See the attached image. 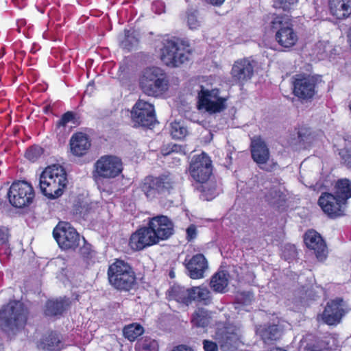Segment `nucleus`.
Returning a JSON list of instances; mask_svg holds the SVG:
<instances>
[{
  "label": "nucleus",
  "instance_id": "obj_18",
  "mask_svg": "<svg viewBox=\"0 0 351 351\" xmlns=\"http://www.w3.org/2000/svg\"><path fill=\"white\" fill-rule=\"evenodd\" d=\"M318 204L323 211L330 217H336L344 215V207L346 204L336 196L331 193H323L318 199Z\"/></svg>",
  "mask_w": 351,
  "mask_h": 351
},
{
  "label": "nucleus",
  "instance_id": "obj_16",
  "mask_svg": "<svg viewBox=\"0 0 351 351\" xmlns=\"http://www.w3.org/2000/svg\"><path fill=\"white\" fill-rule=\"evenodd\" d=\"M346 313L344 301L337 298L327 302L321 317L325 324L333 326L339 324Z\"/></svg>",
  "mask_w": 351,
  "mask_h": 351
},
{
  "label": "nucleus",
  "instance_id": "obj_38",
  "mask_svg": "<svg viewBox=\"0 0 351 351\" xmlns=\"http://www.w3.org/2000/svg\"><path fill=\"white\" fill-rule=\"evenodd\" d=\"M172 179L169 174L162 175L156 179L155 191H157L158 193L169 192V189L172 188Z\"/></svg>",
  "mask_w": 351,
  "mask_h": 351
},
{
  "label": "nucleus",
  "instance_id": "obj_10",
  "mask_svg": "<svg viewBox=\"0 0 351 351\" xmlns=\"http://www.w3.org/2000/svg\"><path fill=\"white\" fill-rule=\"evenodd\" d=\"M53 236L64 250L75 249L80 243V234L69 223H59L53 230Z\"/></svg>",
  "mask_w": 351,
  "mask_h": 351
},
{
  "label": "nucleus",
  "instance_id": "obj_51",
  "mask_svg": "<svg viewBox=\"0 0 351 351\" xmlns=\"http://www.w3.org/2000/svg\"><path fill=\"white\" fill-rule=\"evenodd\" d=\"M306 351H331L328 348H319L317 346L307 345L305 348Z\"/></svg>",
  "mask_w": 351,
  "mask_h": 351
},
{
  "label": "nucleus",
  "instance_id": "obj_5",
  "mask_svg": "<svg viewBox=\"0 0 351 351\" xmlns=\"http://www.w3.org/2000/svg\"><path fill=\"white\" fill-rule=\"evenodd\" d=\"M186 41L179 38L166 40L161 49V60L168 66L178 67L189 60L190 50Z\"/></svg>",
  "mask_w": 351,
  "mask_h": 351
},
{
  "label": "nucleus",
  "instance_id": "obj_46",
  "mask_svg": "<svg viewBox=\"0 0 351 351\" xmlns=\"http://www.w3.org/2000/svg\"><path fill=\"white\" fill-rule=\"evenodd\" d=\"M298 0H274V6L286 10L291 5L294 4Z\"/></svg>",
  "mask_w": 351,
  "mask_h": 351
},
{
  "label": "nucleus",
  "instance_id": "obj_60",
  "mask_svg": "<svg viewBox=\"0 0 351 351\" xmlns=\"http://www.w3.org/2000/svg\"><path fill=\"white\" fill-rule=\"evenodd\" d=\"M271 351H286V350L279 348H276L272 349Z\"/></svg>",
  "mask_w": 351,
  "mask_h": 351
},
{
  "label": "nucleus",
  "instance_id": "obj_31",
  "mask_svg": "<svg viewBox=\"0 0 351 351\" xmlns=\"http://www.w3.org/2000/svg\"><path fill=\"white\" fill-rule=\"evenodd\" d=\"M263 341L267 344L278 339L282 334V330L278 325H269L260 330Z\"/></svg>",
  "mask_w": 351,
  "mask_h": 351
},
{
  "label": "nucleus",
  "instance_id": "obj_43",
  "mask_svg": "<svg viewBox=\"0 0 351 351\" xmlns=\"http://www.w3.org/2000/svg\"><path fill=\"white\" fill-rule=\"evenodd\" d=\"M298 252L294 245L287 244L284 247L282 251V256L285 260L291 261L296 258Z\"/></svg>",
  "mask_w": 351,
  "mask_h": 351
},
{
  "label": "nucleus",
  "instance_id": "obj_7",
  "mask_svg": "<svg viewBox=\"0 0 351 351\" xmlns=\"http://www.w3.org/2000/svg\"><path fill=\"white\" fill-rule=\"evenodd\" d=\"M169 300L189 305L192 301L204 302L207 304L210 300V293L205 287H193L185 288L179 285H174L167 291Z\"/></svg>",
  "mask_w": 351,
  "mask_h": 351
},
{
  "label": "nucleus",
  "instance_id": "obj_57",
  "mask_svg": "<svg viewBox=\"0 0 351 351\" xmlns=\"http://www.w3.org/2000/svg\"><path fill=\"white\" fill-rule=\"evenodd\" d=\"M348 43L350 44V47L351 49V27L350 28L348 34Z\"/></svg>",
  "mask_w": 351,
  "mask_h": 351
},
{
  "label": "nucleus",
  "instance_id": "obj_54",
  "mask_svg": "<svg viewBox=\"0 0 351 351\" xmlns=\"http://www.w3.org/2000/svg\"><path fill=\"white\" fill-rule=\"evenodd\" d=\"M173 351H193L191 348L185 346H179L173 350Z\"/></svg>",
  "mask_w": 351,
  "mask_h": 351
},
{
  "label": "nucleus",
  "instance_id": "obj_8",
  "mask_svg": "<svg viewBox=\"0 0 351 351\" xmlns=\"http://www.w3.org/2000/svg\"><path fill=\"white\" fill-rule=\"evenodd\" d=\"M139 72L138 85L148 96H154V56L149 52L140 51L136 54Z\"/></svg>",
  "mask_w": 351,
  "mask_h": 351
},
{
  "label": "nucleus",
  "instance_id": "obj_45",
  "mask_svg": "<svg viewBox=\"0 0 351 351\" xmlns=\"http://www.w3.org/2000/svg\"><path fill=\"white\" fill-rule=\"evenodd\" d=\"M303 163H302L300 166V180L302 183H303L306 186H312L313 185V180H312V176H308L306 175V171L302 169Z\"/></svg>",
  "mask_w": 351,
  "mask_h": 351
},
{
  "label": "nucleus",
  "instance_id": "obj_34",
  "mask_svg": "<svg viewBox=\"0 0 351 351\" xmlns=\"http://www.w3.org/2000/svg\"><path fill=\"white\" fill-rule=\"evenodd\" d=\"M210 287L216 292H223L228 286L227 274L224 271L216 273L211 278Z\"/></svg>",
  "mask_w": 351,
  "mask_h": 351
},
{
  "label": "nucleus",
  "instance_id": "obj_25",
  "mask_svg": "<svg viewBox=\"0 0 351 351\" xmlns=\"http://www.w3.org/2000/svg\"><path fill=\"white\" fill-rule=\"evenodd\" d=\"M264 192V198L271 206L280 208L287 199L284 189L280 185L267 186Z\"/></svg>",
  "mask_w": 351,
  "mask_h": 351
},
{
  "label": "nucleus",
  "instance_id": "obj_56",
  "mask_svg": "<svg viewBox=\"0 0 351 351\" xmlns=\"http://www.w3.org/2000/svg\"><path fill=\"white\" fill-rule=\"evenodd\" d=\"M80 252H81V254L84 257V258H90L92 257V255H91V252L90 251H88V252H85V250L84 249H81L80 250Z\"/></svg>",
  "mask_w": 351,
  "mask_h": 351
},
{
  "label": "nucleus",
  "instance_id": "obj_61",
  "mask_svg": "<svg viewBox=\"0 0 351 351\" xmlns=\"http://www.w3.org/2000/svg\"><path fill=\"white\" fill-rule=\"evenodd\" d=\"M3 344L0 342V351H3Z\"/></svg>",
  "mask_w": 351,
  "mask_h": 351
},
{
  "label": "nucleus",
  "instance_id": "obj_29",
  "mask_svg": "<svg viewBox=\"0 0 351 351\" xmlns=\"http://www.w3.org/2000/svg\"><path fill=\"white\" fill-rule=\"evenodd\" d=\"M155 97L162 95L169 89V80L166 73L155 68Z\"/></svg>",
  "mask_w": 351,
  "mask_h": 351
},
{
  "label": "nucleus",
  "instance_id": "obj_11",
  "mask_svg": "<svg viewBox=\"0 0 351 351\" xmlns=\"http://www.w3.org/2000/svg\"><path fill=\"white\" fill-rule=\"evenodd\" d=\"M154 217L149 218L148 226L138 228L130 237L128 246L133 252L143 250L154 245Z\"/></svg>",
  "mask_w": 351,
  "mask_h": 351
},
{
  "label": "nucleus",
  "instance_id": "obj_13",
  "mask_svg": "<svg viewBox=\"0 0 351 351\" xmlns=\"http://www.w3.org/2000/svg\"><path fill=\"white\" fill-rule=\"evenodd\" d=\"M240 330L232 326L218 328L215 339L223 351H234L238 347L241 338Z\"/></svg>",
  "mask_w": 351,
  "mask_h": 351
},
{
  "label": "nucleus",
  "instance_id": "obj_23",
  "mask_svg": "<svg viewBox=\"0 0 351 351\" xmlns=\"http://www.w3.org/2000/svg\"><path fill=\"white\" fill-rule=\"evenodd\" d=\"M185 266L190 278L199 279L204 278V274L208 269V262L203 254H197L186 262Z\"/></svg>",
  "mask_w": 351,
  "mask_h": 351
},
{
  "label": "nucleus",
  "instance_id": "obj_27",
  "mask_svg": "<svg viewBox=\"0 0 351 351\" xmlns=\"http://www.w3.org/2000/svg\"><path fill=\"white\" fill-rule=\"evenodd\" d=\"M70 304L71 302L68 298L49 300L45 304V315L47 317H60Z\"/></svg>",
  "mask_w": 351,
  "mask_h": 351
},
{
  "label": "nucleus",
  "instance_id": "obj_1",
  "mask_svg": "<svg viewBox=\"0 0 351 351\" xmlns=\"http://www.w3.org/2000/svg\"><path fill=\"white\" fill-rule=\"evenodd\" d=\"M67 184V173L63 167L58 165L47 167L39 178L40 192L49 199L61 197Z\"/></svg>",
  "mask_w": 351,
  "mask_h": 351
},
{
  "label": "nucleus",
  "instance_id": "obj_35",
  "mask_svg": "<svg viewBox=\"0 0 351 351\" xmlns=\"http://www.w3.org/2000/svg\"><path fill=\"white\" fill-rule=\"evenodd\" d=\"M191 322L196 327L205 328L210 322V316L208 311L203 308L197 309L193 315Z\"/></svg>",
  "mask_w": 351,
  "mask_h": 351
},
{
  "label": "nucleus",
  "instance_id": "obj_44",
  "mask_svg": "<svg viewBox=\"0 0 351 351\" xmlns=\"http://www.w3.org/2000/svg\"><path fill=\"white\" fill-rule=\"evenodd\" d=\"M187 24L190 29H197L199 25L200 22L197 19V13L196 11L189 12L187 13Z\"/></svg>",
  "mask_w": 351,
  "mask_h": 351
},
{
  "label": "nucleus",
  "instance_id": "obj_4",
  "mask_svg": "<svg viewBox=\"0 0 351 351\" xmlns=\"http://www.w3.org/2000/svg\"><path fill=\"white\" fill-rule=\"evenodd\" d=\"M267 23L269 27L276 32L275 38L280 46L290 48L295 45L298 37L293 29V25L289 16L269 14L267 16Z\"/></svg>",
  "mask_w": 351,
  "mask_h": 351
},
{
  "label": "nucleus",
  "instance_id": "obj_50",
  "mask_svg": "<svg viewBox=\"0 0 351 351\" xmlns=\"http://www.w3.org/2000/svg\"><path fill=\"white\" fill-rule=\"evenodd\" d=\"M9 234L7 230L0 229V243L5 244L8 242Z\"/></svg>",
  "mask_w": 351,
  "mask_h": 351
},
{
  "label": "nucleus",
  "instance_id": "obj_6",
  "mask_svg": "<svg viewBox=\"0 0 351 351\" xmlns=\"http://www.w3.org/2000/svg\"><path fill=\"white\" fill-rule=\"evenodd\" d=\"M123 169L120 158L114 155H104L94 163L93 178L95 181L114 179L122 173Z\"/></svg>",
  "mask_w": 351,
  "mask_h": 351
},
{
  "label": "nucleus",
  "instance_id": "obj_28",
  "mask_svg": "<svg viewBox=\"0 0 351 351\" xmlns=\"http://www.w3.org/2000/svg\"><path fill=\"white\" fill-rule=\"evenodd\" d=\"M330 13L338 19H342L351 14V0L337 1L329 0Z\"/></svg>",
  "mask_w": 351,
  "mask_h": 351
},
{
  "label": "nucleus",
  "instance_id": "obj_2",
  "mask_svg": "<svg viewBox=\"0 0 351 351\" xmlns=\"http://www.w3.org/2000/svg\"><path fill=\"white\" fill-rule=\"evenodd\" d=\"M110 285L119 291L128 292L136 285V276L132 267L121 259H116L107 271Z\"/></svg>",
  "mask_w": 351,
  "mask_h": 351
},
{
  "label": "nucleus",
  "instance_id": "obj_39",
  "mask_svg": "<svg viewBox=\"0 0 351 351\" xmlns=\"http://www.w3.org/2000/svg\"><path fill=\"white\" fill-rule=\"evenodd\" d=\"M43 153V147L38 145H34L27 149L25 156L30 162H34L40 158Z\"/></svg>",
  "mask_w": 351,
  "mask_h": 351
},
{
  "label": "nucleus",
  "instance_id": "obj_62",
  "mask_svg": "<svg viewBox=\"0 0 351 351\" xmlns=\"http://www.w3.org/2000/svg\"><path fill=\"white\" fill-rule=\"evenodd\" d=\"M349 108H350V111H351V103H350V105H349Z\"/></svg>",
  "mask_w": 351,
  "mask_h": 351
},
{
  "label": "nucleus",
  "instance_id": "obj_49",
  "mask_svg": "<svg viewBox=\"0 0 351 351\" xmlns=\"http://www.w3.org/2000/svg\"><path fill=\"white\" fill-rule=\"evenodd\" d=\"M197 235V230L194 225H191L186 229V239L189 241L194 239Z\"/></svg>",
  "mask_w": 351,
  "mask_h": 351
},
{
  "label": "nucleus",
  "instance_id": "obj_26",
  "mask_svg": "<svg viewBox=\"0 0 351 351\" xmlns=\"http://www.w3.org/2000/svg\"><path fill=\"white\" fill-rule=\"evenodd\" d=\"M251 152L252 158L259 165H265L269 157V149L265 143L259 138L252 139Z\"/></svg>",
  "mask_w": 351,
  "mask_h": 351
},
{
  "label": "nucleus",
  "instance_id": "obj_58",
  "mask_svg": "<svg viewBox=\"0 0 351 351\" xmlns=\"http://www.w3.org/2000/svg\"><path fill=\"white\" fill-rule=\"evenodd\" d=\"M51 110V107L49 105L45 106L43 108V111L45 113H47Z\"/></svg>",
  "mask_w": 351,
  "mask_h": 351
},
{
  "label": "nucleus",
  "instance_id": "obj_30",
  "mask_svg": "<svg viewBox=\"0 0 351 351\" xmlns=\"http://www.w3.org/2000/svg\"><path fill=\"white\" fill-rule=\"evenodd\" d=\"M123 32L124 36L119 43V47L130 52L138 45L139 38L134 30L125 29Z\"/></svg>",
  "mask_w": 351,
  "mask_h": 351
},
{
  "label": "nucleus",
  "instance_id": "obj_17",
  "mask_svg": "<svg viewBox=\"0 0 351 351\" xmlns=\"http://www.w3.org/2000/svg\"><path fill=\"white\" fill-rule=\"evenodd\" d=\"M199 104L201 108H204L210 113L219 112L226 108V99L217 96V91H209L202 89L199 93Z\"/></svg>",
  "mask_w": 351,
  "mask_h": 351
},
{
  "label": "nucleus",
  "instance_id": "obj_52",
  "mask_svg": "<svg viewBox=\"0 0 351 351\" xmlns=\"http://www.w3.org/2000/svg\"><path fill=\"white\" fill-rule=\"evenodd\" d=\"M307 134V131H304V130H301L298 132V138L301 141H306L308 138L309 134Z\"/></svg>",
  "mask_w": 351,
  "mask_h": 351
},
{
  "label": "nucleus",
  "instance_id": "obj_40",
  "mask_svg": "<svg viewBox=\"0 0 351 351\" xmlns=\"http://www.w3.org/2000/svg\"><path fill=\"white\" fill-rule=\"evenodd\" d=\"M171 135L173 138L182 139L187 134L186 128L180 122L171 124Z\"/></svg>",
  "mask_w": 351,
  "mask_h": 351
},
{
  "label": "nucleus",
  "instance_id": "obj_53",
  "mask_svg": "<svg viewBox=\"0 0 351 351\" xmlns=\"http://www.w3.org/2000/svg\"><path fill=\"white\" fill-rule=\"evenodd\" d=\"M128 70V66L127 64H121L118 69V75L120 77L122 74L127 72Z\"/></svg>",
  "mask_w": 351,
  "mask_h": 351
},
{
  "label": "nucleus",
  "instance_id": "obj_48",
  "mask_svg": "<svg viewBox=\"0 0 351 351\" xmlns=\"http://www.w3.org/2000/svg\"><path fill=\"white\" fill-rule=\"evenodd\" d=\"M203 348L204 351H218L219 344L210 340L204 339L203 341Z\"/></svg>",
  "mask_w": 351,
  "mask_h": 351
},
{
  "label": "nucleus",
  "instance_id": "obj_59",
  "mask_svg": "<svg viewBox=\"0 0 351 351\" xmlns=\"http://www.w3.org/2000/svg\"><path fill=\"white\" fill-rule=\"evenodd\" d=\"M169 276H170L171 278H173L175 277V273H174L173 271H171L169 272Z\"/></svg>",
  "mask_w": 351,
  "mask_h": 351
},
{
  "label": "nucleus",
  "instance_id": "obj_32",
  "mask_svg": "<svg viewBox=\"0 0 351 351\" xmlns=\"http://www.w3.org/2000/svg\"><path fill=\"white\" fill-rule=\"evenodd\" d=\"M335 195L343 204L351 197V182L348 179L339 180L336 184Z\"/></svg>",
  "mask_w": 351,
  "mask_h": 351
},
{
  "label": "nucleus",
  "instance_id": "obj_37",
  "mask_svg": "<svg viewBox=\"0 0 351 351\" xmlns=\"http://www.w3.org/2000/svg\"><path fill=\"white\" fill-rule=\"evenodd\" d=\"M76 113L73 111H67L60 117V119L56 123V130L62 131L69 123H76Z\"/></svg>",
  "mask_w": 351,
  "mask_h": 351
},
{
  "label": "nucleus",
  "instance_id": "obj_55",
  "mask_svg": "<svg viewBox=\"0 0 351 351\" xmlns=\"http://www.w3.org/2000/svg\"><path fill=\"white\" fill-rule=\"evenodd\" d=\"M205 1L213 5H220L224 2L225 0H205Z\"/></svg>",
  "mask_w": 351,
  "mask_h": 351
},
{
  "label": "nucleus",
  "instance_id": "obj_63",
  "mask_svg": "<svg viewBox=\"0 0 351 351\" xmlns=\"http://www.w3.org/2000/svg\"><path fill=\"white\" fill-rule=\"evenodd\" d=\"M154 123H155V124H156V123H158V121H157V120H156V119H155Z\"/></svg>",
  "mask_w": 351,
  "mask_h": 351
},
{
  "label": "nucleus",
  "instance_id": "obj_33",
  "mask_svg": "<svg viewBox=\"0 0 351 351\" xmlns=\"http://www.w3.org/2000/svg\"><path fill=\"white\" fill-rule=\"evenodd\" d=\"M144 328L139 323H132L125 325L123 328V334L125 339L132 342L144 333Z\"/></svg>",
  "mask_w": 351,
  "mask_h": 351
},
{
  "label": "nucleus",
  "instance_id": "obj_3",
  "mask_svg": "<svg viewBox=\"0 0 351 351\" xmlns=\"http://www.w3.org/2000/svg\"><path fill=\"white\" fill-rule=\"evenodd\" d=\"M29 311L21 300H10L0 310V322L8 330L14 332L24 328Z\"/></svg>",
  "mask_w": 351,
  "mask_h": 351
},
{
  "label": "nucleus",
  "instance_id": "obj_47",
  "mask_svg": "<svg viewBox=\"0 0 351 351\" xmlns=\"http://www.w3.org/2000/svg\"><path fill=\"white\" fill-rule=\"evenodd\" d=\"M339 154L346 165L351 168V149L350 150L348 148L342 149L340 151Z\"/></svg>",
  "mask_w": 351,
  "mask_h": 351
},
{
  "label": "nucleus",
  "instance_id": "obj_21",
  "mask_svg": "<svg viewBox=\"0 0 351 351\" xmlns=\"http://www.w3.org/2000/svg\"><path fill=\"white\" fill-rule=\"evenodd\" d=\"M304 243L308 248L314 250L319 260L323 261L326 258L327 252L326 245L317 232L314 230L307 232L304 235Z\"/></svg>",
  "mask_w": 351,
  "mask_h": 351
},
{
  "label": "nucleus",
  "instance_id": "obj_15",
  "mask_svg": "<svg viewBox=\"0 0 351 351\" xmlns=\"http://www.w3.org/2000/svg\"><path fill=\"white\" fill-rule=\"evenodd\" d=\"M131 117L136 126L150 128L154 123V106L138 99L132 108Z\"/></svg>",
  "mask_w": 351,
  "mask_h": 351
},
{
  "label": "nucleus",
  "instance_id": "obj_42",
  "mask_svg": "<svg viewBox=\"0 0 351 351\" xmlns=\"http://www.w3.org/2000/svg\"><path fill=\"white\" fill-rule=\"evenodd\" d=\"M154 340L150 337H145L136 344V351H154Z\"/></svg>",
  "mask_w": 351,
  "mask_h": 351
},
{
  "label": "nucleus",
  "instance_id": "obj_12",
  "mask_svg": "<svg viewBox=\"0 0 351 351\" xmlns=\"http://www.w3.org/2000/svg\"><path fill=\"white\" fill-rule=\"evenodd\" d=\"M212 161L207 154L195 156L190 164V174L198 182L205 183L212 175Z\"/></svg>",
  "mask_w": 351,
  "mask_h": 351
},
{
  "label": "nucleus",
  "instance_id": "obj_19",
  "mask_svg": "<svg viewBox=\"0 0 351 351\" xmlns=\"http://www.w3.org/2000/svg\"><path fill=\"white\" fill-rule=\"evenodd\" d=\"M71 154L77 157H82L88 154L91 147V140L88 134L82 132L73 134L69 141Z\"/></svg>",
  "mask_w": 351,
  "mask_h": 351
},
{
  "label": "nucleus",
  "instance_id": "obj_20",
  "mask_svg": "<svg viewBox=\"0 0 351 351\" xmlns=\"http://www.w3.org/2000/svg\"><path fill=\"white\" fill-rule=\"evenodd\" d=\"M231 73L234 81L244 84L250 80L254 74L252 62L247 58L236 61L233 64Z\"/></svg>",
  "mask_w": 351,
  "mask_h": 351
},
{
  "label": "nucleus",
  "instance_id": "obj_14",
  "mask_svg": "<svg viewBox=\"0 0 351 351\" xmlns=\"http://www.w3.org/2000/svg\"><path fill=\"white\" fill-rule=\"evenodd\" d=\"M319 77L310 75H296L293 82V93L303 99H309L315 95Z\"/></svg>",
  "mask_w": 351,
  "mask_h": 351
},
{
  "label": "nucleus",
  "instance_id": "obj_24",
  "mask_svg": "<svg viewBox=\"0 0 351 351\" xmlns=\"http://www.w3.org/2000/svg\"><path fill=\"white\" fill-rule=\"evenodd\" d=\"M155 244L160 240L168 239L174 232L172 221L164 215L155 216Z\"/></svg>",
  "mask_w": 351,
  "mask_h": 351
},
{
  "label": "nucleus",
  "instance_id": "obj_22",
  "mask_svg": "<svg viewBox=\"0 0 351 351\" xmlns=\"http://www.w3.org/2000/svg\"><path fill=\"white\" fill-rule=\"evenodd\" d=\"M37 347L45 351H61L64 348L60 333L55 330L43 334L37 343Z\"/></svg>",
  "mask_w": 351,
  "mask_h": 351
},
{
  "label": "nucleus",
  "instance_id": "obj_41",
  "mask_svg": "<svg viewBox=\"0 0 351 351\" xmlns=\"http://www.w3.org/2000/svg\"><path fill=\"white\" fill-rule=\"evenodd\" d=\"M141 189L147 198L152 199L154 197V176H149L144 178Z\"/></svg>",
  "mask_w": 351,
  "mask_h": 351
},
{
  "label": "nucleus",
  "instance_id": "obj_9",
  "mask_svg": "<svg viewBox=\"0 0 351 351\" xmlns=\"http://www.w3.org/2000/svg\"><path fill=\"white\" fill-rule=\"evenodd\" d=\"M36 193L32 184L25 180H16L10 185L8 198L10 204L16 208L29 206L35 199Z\"/></svg>",
  "mask_w": 351,
  "mask_h": 351
},
{
  "label": "nucleus",
  "instance_id": "obj_36",
  "mask_svg": "<svg viewBox=\"0 0 351 351\" xmlns=\"http://www.w3.org/2000/svg\"><path fill=\"white\" fill-rule=\"evenodd\" d=\"M160 154L163 156H167L172 154L185 155L186 154V145L173 143H164L160 149Z\"/></svg>",
  "mask_w": 351,
  "mask_h": 351
}]
</instances>
